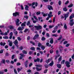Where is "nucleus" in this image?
Returning <instances> with one entry per match:
<instances>
[{"mask_svg": "<svg viewBox=\"0 0 74 74\" xmlns=\"http://www.w3.org/2000/svg\"><path fill=\"white\" fill-rule=\"evenodd\" d=\"M35 66H36V70L37 71H41L42 70V68H41L40 69H39L38 67H42V65L40 64H37L35 65Z\"/></svg>", "mask_w": 74, "mask_h": 74, "instance_id": "obj_1", "label": "nucleus"}, {"mask_svg": "<svg viewBox=\"0 0 74 74\" xmlns=\"http://www.w3.org/2000/svg\"><path fill=\"white\" fill-rule=\"evenodd\" d=\"M34 27L37 30H39L42 29V26L40 25L38 26L35 25Z\"/></svg>", "mask_w": 74, "mask_h": 74, "instance_id": "obj_2", "label": "nucleus"}, {"mask_svg": "<svg viewBox=\"0 0 74 74\" xmlns=\"http://www.w3.org/2000/svg\"><path fill=\"white\" fill-rule=\"evenodd\" d=\"M13 43L17 47V48H18L19 46H18V41L17 40H16L15 41L13 42Z\"/></svg>", "mask_w": 74, "mask_h": 74, "instance_id": "obj_3", "label": "nucleus"}, {"mask_svg": "<svg viewBox=\"0 0 74 74\" xmlns=\"http://www.w3.org/2000/svg\"><path fill=\"white\" fill-rule=\"evenodd\" d=\"M19 12H16L13 14V16H19Z\"/></svg>", "mask_w": 74, "mask_h": 74, "instance_id": "obj_4", "label": "nucleus"}, {"mask_svg": "<svg viewBox=\"0 0 74 74\" xmlns=\"http://www.w3.org/2000/svg\"><path fill=\"white\" fill-rule=\"evenodd\" d=\"M24 29H25V27H18L17 30H19V31H20V30H23Z\"/></svg>", "mask_w": 74, "mask_h": 74, "instance_id": "obj_5", "label": "nucleus"}, {"mask_svg": "<svg viewBox=\"0 0 74 74\" xmlns=\"http://www.w3.org/2000/svg\"><path fill=\"white\" fill-rule=\"evenodd\" d=\"M73 21H74L73 19H72L70 21V25L71 26H72L74 25V23L73 22Z\"/></svg>", "mask_w": 74, "mask_h": 74, "instance_id": "obj_6", "label": "nucleus"}, {"mask_svg": "<svg viewBox=\"0 0 74 74\" xmlns=\"http://www.w3.org/2000/svg\"><path fill=\"white\" fill-rule=\"evenodd\" d=\"M66 64V66L67 67H70V65H69L70 64V62L68 61H66L65 62Z\"/></svg>", "mask_w": 74, "mask_h": 74, "instance_id": "obj_7", "label": "nucleus"}, {"mask_svg": "<svg viewBox=\"0 0 74 74\" xmlns=\"http://www.w3.org/2000/svg\"><path fill=\"white\" fill-rule=\"evenodd\" d=\"M48 8L49 9V10H53V8L52 6L51 5H49L48 7Z\"/></svg>", "mask_w": 74, "mask_h": 74, "instance_id": "obj_8", "label": "nucleus"}, {"mask_svg": "<svg viewBox=\"0 0 74 74\" xmlns=\"http://www.w3.org/2000/svg\"><path fill=\"white\" fill-rule=\"evenodd\" d=\"M38 36H39V35L38 34L35 35L34 36V37L33 38V40H36V39L38 37Z\"/></svg>", "mask_w": 74, "mask_h": 74, "instance_id": "obj_9", "label": "nucleus"}, {"mask_svg": "<svg viewBox=\"0 0 74 74\" xmlns=\"http://www.w3.org/2000/svg\"><path fill=\"white\" fill-rule=\"evenodd\" d=\"M41 14L42 15H43V16H44V17L47 16V15H48V13H47L45 14V13H44V12H42Z\"/></svg>", "mask_w": 74, "mask_h": 74, "instance_id": "obj_10", "label": "nucleus"}, {"mask_svg": "<svg viewBox=\"0 0 74 74\" xmlns=\"http://www.w3.org/2000/svg\"><path fill=\"white\" fill-rule=\"evenodd\" d=\"M20 55H21V56L20 57V59H22L23 58V57L25 56V55H24V54H22V53L20 54Z\"/></svg>", "mask_w": 74, "mask_h": 74, "instance_id": "obj_11", "label": "nucleus"}, {"mask_svg": "<svg viewBox=\"0 0 74 74\" xmlns=\"http://www.w3.org/2000/svg\"><path fill=\"white\" fill-rule=\"evenodd\" d=\"M69 16V14H64V20L66 21V18H68Z\"/></svg>", "mask_w": 74, "mask_h": 74, "instance_id": "obj_12", "label": "nucleus"}, {"mask_svg": "<svg viewBox=\"0 0 74 74\" xmlns=\"http://www.w3.org/2000/svg\"><path fill=\"white\" fill-rule=\"evenodd\" d=\"M74 14H72L71 16H70L69 19H72L73 18H74Z\"/></svg>", "mask_w": 74, "mask_h": 74, "instance_id": "obj_13", "label": "nucleus"}, {"mask_svg": "<svg viewBox=\"0 0 74 74\" xmlns=\"http://www.w3.org/2000/svg\"><path fill=\"white\" fill-rule=\"evenodd\" d=\"M40 58H37V59L34 60V62H40Z\"/></svg>", "mask_w": 74, "mask_h": 74, "instance_id": "obj_14", "label": "nucleus"}, {"mask_svg": "<svg viewBox=\"0 0 74 74\" xmlns=\"http://www.w3.org/2000/svg\"><path fill=\"white\" fill-rule=\"evenodd\" d=\"M57 66L58 68L60 69L61 67H62V65H61V64H57Z\"/></svg>", "mask_w": 74, "mask_h": 74, "instance_id": "obj_15", "label": "nucleus"}, {"mask_svg": "<svg viewBox=\"0 0 74 74\" xmlns=\"http://www.w3.org/2000/svg\"><path fill=\"white\" fill-rule=\"evenodd\" d=\"M0 44L1 45L4 46H5V45L6 44V43L5 42L3 43V42H1Z\"/></svg>", "mask_w": 74, "mask_h": 74, "instance_id": "obj_16", "label": "nucleus"}, {"mask_svg": "<svg viewBox=\"0 0 74 74\" xmlns=\"http://www.w3.org/2000/svg\"><path fill=\"white\" fill-rule=\"evenodd\" d=\"M29 8V6H27V5H26L25 6V10H26V11H28L29 10L28 9Z\"/></svg>", "mask_w": 74, "mask_h": 74, "instance_id": "obj_17", "label": "nucleus"}, {"mask_svg": "<svg viewBox=\"0 0 74 74\" xmlns=\"http://www.w3.org/2000/svg\"><path fill=\"white\" fill-rule=\"evenodd\" d=\"M21 26H26V22H24L21 25Z\"/></svg>", "mask_w": 74, "mask_h": 74, "instance_id": "obj_18", "label": "nucleus"}, {"mask_svg": "<svg viewBox=\"0 0 74 74\" xmlns=\"http://www.w3.org/2000/svg\"><path fill=\"white\" fill-rule=\"evenodd\" d=\"M50 42V44H53V38H51Z\"/></svg>", "mask_w": 74, "mask_h": 74, "instance_id": "obj_19", "label": "nucleus"}, {"mask_svg": "<svg viewBox=\"0 0 74 74\" xmlns=\"http://www.w3.org/2000/svg\"><path fill=\"white\" fill-rule=\"evenodd\" d=\"M9 28L10 29H11V30L14 29V27L11 25H10L9 26Z\"/></svg>", "mask_w": 74, "mask_h": 74, "instance_id": "obj_20", "label": "nucleus"}, {"mask_svg": "<svg viewBox=\"0 0 74 74\" xmlns=\"http://www.w3.org/2000/svg\"><path fill=\"white\" fill-rule=\"evenodd\" d=\"M53 64V62L52 61L50 63L49 66H52Z\"/></svg>", "mask_w": 74, "mask_h": 74, "instance_id": "obj_21", "label": "nucleus"}, {"mask_svg": "<svg viewBox=\"0 0 74 74\" xmlns=\"http://www.w3.org/2000/svg\"><path fill=\"white\" fill-rule=\"evenodd\" d=\"M45 46L43 45H42L41 46V49L42 50H44V49H45Z\"/></svg>", "mask_w": 74, "mask_h": 74, "instance_id": "obj_22", "label": "nucleus"}, {"mask_svg": "<svg viewBox=\"0 0 74 74\" xmlns=\"http://www.w3.org/2000/svg\"><path fill=\"white\" fill-rule=\"evenodd\" d=\"M73 6V4H71L68 6L69 8H71Z\"/></svg>", "mask_w": 74, "mask_h": 74, "instance_id": "obj_23", "label": "nucleus"}, {"mask_svg": "<svg viewBox=\"0 0 74 74\" xmlns=\"http://www.w3.org/2000/svg\"><path fill=\"white\" fill-rule=\"evenodd\" d=\"M22 52L23 53H24V54H27V51H25V50L23 51Z\"/></svg>", "mask_w": 74, "mask_h": 74, "instance_id": "obj_24", "label": "nucleus"}, {"mask_svg": "<svg viewBox=\"0 0 74 74\" xmlns=\"http://www.w3.org/2000/svg\"><path fill=\"white\" fill-rule=\"evenodd\" d=\"M1 63H3V64H5V60L3 59L1 61Z\"/></svg>", "mask_w": 74, "mask_h": 74, "instance_id": "obj_25", "label": "nucleus"}, {"mask_svg": "<svg viewBox=\"0 0 74 74\" xmlns=\"http://www.w3.org/2000/svg\"><path fill=\"white\" fill-rule=\"evenodd\" d=\"M48 16L49 18H51V17L53 16V15H51L50 14H48Z\"/></svg>", "mask_w": 74, "mask_h": 74, "instance_id": "obj_26", "label": "nucleus"}, {"mask_svg": "<svg viewBox=\"0 0 74 74\" xmlns=\"http://www.w3.org/2000/svg\"><path fill=\"white\" fill-rule=\"evenodd\" d=\"M62 37V35H60L59 38L58 39V40H61Z\"/></svg>", "mask_w": 74, "mask_h": 74, "instance_id": "obj_27", "label": "nucleus"}, {"mask_svg": "<svg viewBox=\"0 0 74 74\" xmlns=\"http://www.w3.org/2000/svg\"><path fill=\"white\" fill-rule=\"evenodd\" d=\"M9 45H10V47H12V42H11L9 43Z\"/></svg>", "mask_w": 74, "mask_h": 74, "instance_id": "obj_28", "label": "nucleus"}, {"mask_svg": "<svg viewBox=\"0 0 74 74\" xmlns=\"http://www.w3.org/2000/svg\"><path fill=\"white\" fill-rule=\"evenodd\" d=\"M58 60L59 62H60V61H61L62 60V56H60Z\"/></svg>", "mask_w": 74, "mask_h": 74, "instance_id": "obj_29", "label": "nucleus"}, {"mask_svg": "<svg viewBox=\"0 0 74 74\" xmlns=\"http://www.w3.org/2000/svg\"><path fill=\"white\" fill-rule=\"evenodd\" d=\"M25 64H29V61H28V60H26L25 63Z\"/></svg>", "mask_w": 74, "mask_h": 74, "instance_id": "obj_30", "label": "nucleus"}, {"mask_svg": "<svg viewBox=\"0 0 74 74\" xmlns=\"http://www.w3.org/2000/svg\"><path fill=\"white\" fill-rule=\"evenodd\" d=\"M27 25V26H30V21H28Z\"/></svg>", "mask_w": 74, "mask_h": 74, "instance_id": "obj_31", "label": "nucleus"}, {"mask_svg": "<svg viewBox=\"0 0 74 74\" xmlns=\"http://www.w3.org/2000/svg\"><path fill=\"white\" fill-rule=\"evenodd\" d=\"M54 27V25H49V29H51L52 28V27Z\"/></svg>", "mask_w": 74, "mask_h": 74, "instance_id": "obj_32", "label": "nucleus"}, {"mask_svg": "<svg viewBox=\"0 0 74 74\" xmlns=\"http://www.w3.org/2000/svg\"><path fill=\"white\" fill-rule=\"evenodd\" d=\"M47 71H48L47 69H45V70H44V73H45V74L46 73H47Z\"/></svg>", "mask_w": 74, "mask_h": 74, "instance_id": "obj_33", "label": "nucleus"}, {"mask_svg": "<svg viewBox=\"0 0 74 74\" xmlns=\"http://www.w3.org/2000/svg\"><path fill=\"white\" fill-rule=\"evenodd\" d=\"M40 14H41V12L40 11L36 12V15H40Z\"/></svg>", "mask_w": 74, "mask_h": 74, "instance_id": "obj_34", "label": "nucleus"}, {"mask_svg": "<svg viewBox=\"0 0 74 74\" xmlns=\"http://www.w3.org/2000/svg\"><path fill=\"white\" fill-rule=\"evenodd\" d=\"M51 59H48L46 61V62L47 63H49V62H50V61H51Z\"/></svg>", "mask_w": 74, "mask_h": 74, "instance_id": "obj_35", "label": "nucleus"}, {"mask_svg": "<svg viewBox=\"0 0 74 74\" xmlns=\"http://www.w3.org/2000/svg\"><path fill=\"white\" fill-rule=\"evenodd\" d=\"M17 40L19 41H20L21 40V38H20V37H18Z\"/></svg>", "mask_w": 74, "mask_h": 74, "instance_id": "obj_36", "label": "nucleus"}, {"mask_svg": "<svg viewBox=\"0 0 74 74\" xmlns=\"http://www.w3.org/2000/svg\"><path fill=\"white\" fill-rule=\"evenodd\" d=\"M52 36H54L55 37H58V34H53L52 35Z\"/></svg>", "mask_w": 74, "mask_h": 74, "instance_id": "obj_37", "label": "nucleus"}, {"mask_svg": "<svg viewBox=\"0 0 74 74\" xmlns=\"http://www.w3.org/2000/svg\"><path fill=\"white\" fill-rule=\"evenodd\" d=\"M64 29H67V25H66V24H64Z\"/></svg>", "mask_w": 74, "mask_h": 74, "instance_id": "obj_38", "label": "nucleus"}, {"mask_svg": "<svg viewBox=\"0 0 74 74\" xmlns=\"http://www.w3.org/2000/svg\"><path fill=\"white\" fill-rule=\"evenodd\" d=\"M62 4V1H58V4L60 5L61 4Z\"/></svg>", "mask_w": 74, "mask_h": 74, "instance_id": "obj_39", "label": "nucleus"}, {"mask_svg": "<svg viewBox=\"0 0 74 74\" xmlns=\"http://www.w3.org/2000/svg\"><path fill=\"white\" fill-rule=\"evenodd\" d=\"M8 36H5L3 37V38L4 39H8Z\"/></svg>", "mask_w": 74, "mask_h": 74, "instance_id": "obj_40", "label": "nucleus"}, {"mask_svg": "<svg viewBox=\"0 0 74 74\" xmlns=\"http://www.w3.org/2000/svg\"><path fill=\"white\" fill-rule=\"evenodd\" d=\"M30 49L33 51H34V50H35V48L34 47H32L30 48Z\"/></svg>", "mask_w": 74, "mask_h": 74, "instance_id": "obj_41", "label": "nucleus"}, {"mask_svg": "<svg viewBox=\"0 0 74 74\" xmlns=\"http://www.w3.org/2000/svg\"><path fill=\"white\" fill-rule=\"evenodd\" d=\"M64 10V11H67V9H66V7H65L64 9H63Z\"/></svg>", "mask_w": 74, "mask_h": 74, "instance_id": "obj_42", "label": "nucleus"}, {"mask_svg": "<svg viewBox=\"0 0 74 74\" xmlns=\"http://www.w3.org/2000/svg\"><path fill=\"white\" fill-rule=\"evenodd\" d=\"M57 29H58V26H56L54 28V30H56Z\"/></svg>", "mask_w": 74, "mask_h": 74, "instance_id": "obj_43", "label": "nucleus"}, {"mask_svg": "<svg viewBox=\"0 0 74 74\" xmlns=\"http://www.w3.org/2000/svg\"><path fill=\"white\" fill-rule=\"evenodd\" d=\"M17 70L18 73H19V71H21V69L20 68H18Z\"/></svg>", "mask_w": 74, "mask_h": 74, "instance_id": "obj_44", "label": "nucleus"}, {"mask_svg": "<svg viewBox=\"0 0 74 74\" xmlns=\"http://www.w3.org/2000/svg\"><path fill=\"white\" fill-rule=\"evenodd\" d=\"M65 62V60H62V62H61V64H64Z\"/></svg>", "mask_w": 74, "mask_h": 74, "instance_id": "obj_45", "label": "nucleus"}, {"mask_svg": "<svg viewBox=\"0 0 74 74\" xmlns=\"http://www.w3.org/2000/svg\"><path fill=\"white\" fill-rule=\"evenodd\" d=\"M69 46H70V43H68V44H67L66 45V47H69Z\"/></svg>", "mask_w": 74, "mask_h": 74, "instance_id": "obj_46", "label": "nucleus"}, {"mask_svg": "<svg viewBox=\"0 0 74 74\" xmlns=\"http://www.w3.org/2000/svg\"><path fill=\"white\" fill-rule=\"evenodd\" d=\"M28 30H29V29H26L24 30V32H27Z\"/></svg>", "mask_w": 74, "mask_h": 74, "instance_id": "obj_47", "label": "nucleus"}, {"mask_svg": "<svg viewBox=\"0 0 74 74\" xmlns=\"http://www.w3.org/2000/svg\"><path fill=\"white\" fill-rule=\"evenodd\" d=\"M16 65L17 66H21V63L19 62H18L16 64Z\"/></svg>", "mask_w": 74, "mask_h": 74, "instance_id": "obj_48", "label": "nucleus"}, {"mask_svg": "<svg viewBox=\"0 0 74 74\" xmlns=\"http://www.w3.org/2000/svg\"><path fill=\"white\" fill-rule=\"evenodd\" d=\"M31 30H32L33 32H34V27H32V28Z\"/></svg>", "mask_w": 74, "mask_h": 74, "instance_id": "obj_49", "label": "nucleus"}, {"mask_svg": "<svg viewBox=\"0 0 74 74\" xmlns=\"http://www.w3.org/2000/svg\"><path fill=\"white\" fill-rule=\"evenodd\" d=\"M30 43L32 44L33 45H35V43H34V42H33V41H30Z\"/></svg>", "mask_w": 74, "mask_h": 74, "instance_id": "obj_50", "label": "nucleus"}, {"mask_svg": "<svg viewBox=\"0 0 74 74\" xmlns=\"http://www.w3.org/2000/svg\"><path fill=\"white\" fill-rule=\"evenodd\" d=\"M24 18H26V19H28V16H27L26 15H25L24 16Z\"/></svg>", "mask_w": 74, "mask_h": 74, "instance_id": "obj_51", "label": "nucleus"}, {"mask_svg": "<svg viewBox=\"0 0 74 74\" xmlns=\"http://www.w3.org/2000/svg\"><path fill=\"white\" fill-rule=\"evenodd\" d=\"M34 18L36 19V21H38V19L37 18V17H36V16H34Z\"/></svg>", "mask_w": 74, "mask_h": 74, "instance_id": "obj_52", "label": "nucleus"}, {"mask_svg": "<svg viewBox=\"0 0 74 74\" xmlns=\"http://www.w3.org/2000/svg\"><path fill=\"white\" fill-rule=\"evenodd\" d=\"M21 10H23L24 9V8H23V5H21Z\"/></svg>", "mask_w": 74, "mask_h": 74, "instance_id": "obj_53", "label": "nucleus"}, {"mask_svg": "<svg viewBox=\"0 0 74 74\" xmlns=\"http://www.w3.org/2000/svg\"><path fill=\"white\" fill-rule=\"evenodd\" d=\"M36 49L37 50H38L39 51H40L41 50V48L38 47H37Z\"/></svg>", "mask_w": 74, "mask_h": 74, "instance_id": "obj_54", "label": "nucleus"}, {"mask_svg": "<svg viewBox=\"0 0 74 74\" xmlns=\"http://www.w3.org/2000/svg\"><path fill=\"white\" fill-rule=\"evenodd\" d=\"M47 36V37H49V34L48 33H47L46 34Z\"/></svg>", "mask_w": 74, "mask_h": 74, "instance_id": "obj_55", "label": "nucleus"}, {"mask_svg": "<svg viewBox=\"0 0 74 74\" xmlns=\"http://www.w3.org/2000/svg\"><path fill=\"white\" fill-rule=\"evenodd\" d=\"M8 35V33H7V32H5L3 34V35L4 36H7Z\"/></svg>", "mask_w": 74, "mask_h": 74, "instance_id": "obj_56", "label": "nucleus"}, {"mask_svg": "<svg viewBox=\"0 0 74 74\" xmlns=\"http://www.w3.org/2000/svg\"><path fill=\"white\" fill-rule=\"evenodd\" d=\"M6 62H7V63H10V60H6Z\"/></svg>", "mask_w": 74, "mask_h": 74, "instance_id": "obj_57", "label": "nucleus"}, {"mask_svg": "<svg viewBox=\"0 0 74 74\" xmlns=\"http://www.w3.org/2000/svg\"><path fill=\"white\" fill-rule=\"evenodd\" d=\"M42 41H44L45 40V38L44 37H43L42 38Z\"/></svg>", "mask_w": 74, "mask_h": 74, "instance_id": "obj_58", "label": "nucleus"}, {"mask_svg": "<svg viewBox=\"0 0 74 74\" xmlns=\"http://www.w3.org/2000/svg\"><path fill=\"white\" fill-rule=\"evenodd\" d=\"M16 24L17 26H19V23H16Z\"/></svg>", "mask_w": 74, "mask_h": 74, "instance_id": "obj_59", "label": "nucleus"}, {"mask_svg": "<svg viewBox=\"0 0 74 74\" xmlns=\"http://www.w3.org/2000/svg\"><path fill=\"white\" fill-rule=\"evenodd\" d=\"M38 47H41V44L40 43H39L38 44Z\"/></svg>", "mask_w": 74, "mask_h": 74, "instance_id": "obj_60", "label": "nucleus"}, {"mask_svg": "<svg viewBox=\"0 0 74 74\" xmlns=\"http://www.w3.org/2000/svg\"><path fill=\"white\" fill-rule=\"evenodd\" d=\"M14 73L15 74H17V71H16V69H14Z\"/></svg>", "mask_w": 74, "mask_h": 74, "instance_id": "obj_61", "label": "nucleus"}, {"mask_svg": "<svg viewBox=\"0 0 74 74\" xmlns=\"http://www.w3.org/2000/svg\"><path fill=\"white\" fill-rule=\"evenodd\" d=\"M3 71L5 72H7V71H8V70L7 69H5L3 70Z\"/></svg>", "mask_w": 74, "mask_h": 74, "instance_id": "obj_62", "label": "nucleus"}, {"mask_svg": "<svg viewBox=\"0 0 74 74\" xmlns=\"http://www.w3.org/2000/svg\"><path fill=\"white\" fill-rule=\"evenodd\" d=\"M0 28H3V27H4V25H2L0 26Z\"/></svg>", "mask_w": 74, "mask_h": 74, "instance_id": "obj_63", "label": "nucleus"}, {"mask_svg": "<svg viewBox=\"0 0 74 74\" xmlns=\"http://www.w3.org/2000/svg\"><path fill=\"white\" fill-rule=\"evenodd\" d=\"M14 34H18V32L17 31H15V32H14Z\"/></svg>", "mask_w": 74, "mask_h": 74, "instance_id": "obj_64", "label": "nucleus"}]
</instances>
